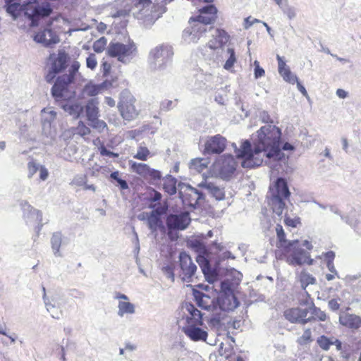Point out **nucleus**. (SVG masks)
Masks as SVG:
<instances>
[{
  "label": "nucleus",
  "instance_id": "1",
  "mask_svg": "<svg viewBox=\"0 0 361 361\" xmlns=\"http://www.w3.org/2000/svg\"><path fill=\"white\" fill-rule=\"evenodd\" d=\"M257 133V139L253 140V146L249 140H244L240 149L233 143L236 157L242 159L241 166L243 168L251 169L261 166L263 159L260 157V154L263 152L269 159H281L280 128L275 126H264Z\"/></svg>",
  "mask_w": 361,
  "mask_h": 361
},
{
  "label": "nucleus",
  "instance_id": "2",
  "mask_svg": "<svg viewBox=\"0 0 361 361\" xmlns=\"http://www.w3.org/2000/svg\"><path fill=\"white\" fill-rule=\"evenodd\" d=\"M173 48L168 44H161L152 49L149 55L150 68L154 71L165 70L171 63Z\"/></svg>",
  "mask_w": 361,
  "mask_h": 361
},
{
  "label": "nucleus",
  "instance_id": "3",
  "mask_svg": "<svg viewBox=\"0 0 361 361\" xmlns=\"http://www.w3.org/2000/svg\"><path fill=\"white\" fill-rule=\"evenodd\" d=\"M156 5L157 4L152 0H138L135 4V17L142 20L145 26L152 25L162 13L158 12Z\"/></svg>",
  "mask_w": 361,
  "mask_h": 361
},
{
  "label": "nucleus",
  "instance_id": "4",
  "mask_svg": "<svg viewBox=\"0 0 361 361\" xmlns=\"http://www.w3.org/2000/svg\"><path fill=\"white\" fill-rule=\"evenodd\" d=\"M137 47L130 41L127 44L119 42H111L107 47V54L109 56L116 58L124 64L129 63L137 55Z\"/></svg>",
  "mask_w": 361,
  "mask_h": 361
},
{
  "label": "nucleus",
  "instance_id": "5",
  "mask_svg": "<svg viewBox=\"0 0 361 361\" xmlns=\"http://www.w3.org/2000/svg\"><path fill=\"white\" fill-rule=\"evenodd\" d=\"M190 222L191 219L188 212L169 214L166 219V228L169 239L176 240L178 238V231L185 230Z\"/></svg>",
  "mask_w": 361,
  "mask_h": 361
},
{
  "label": "nucleus",
  "instance_id": "6",
  "mask_svg": "<svg viewBox=\"0 0 361 361\" xmlns=\"http://www.w3.org/2000/svg\"><path fill=\"white\" fill-rule=\"evenodd\" d=\"M49 59L51 61V63L45 75V80L47 83L51 84L56 75L66 69L70 56L63 49H59L56 55L55 54H50Z\"/></svg>",
  "mask_w": 361,
  "mask_h": 361
},
{
  "label": "nucleus",
  "instance_id": "7",
  "mask_svg": "<svg viewBox=\"0 0 361 361\" xmlns=\"http://www.w3.org/2000/svg\"><path fill=\"white\" fill-rule=\"evenodd\" d=\"M178 192L180 199L183 205L192 209H196L199 204L204 200L205 194L190 185H179Z\"/></svg>",
  "mask_w": 361,
  "mask_h": 361
},
{
  "label": "nucleus",
  "instance_id": "8",
  "mask_svg": "<svg viewBox=\"0 0 361 361\" xmlns=\"http://www.w3.org/2000/svg\"><path fill=\"white\" fill-rule=\"evenodd\" d=\"M135 102V99L128 91L124 90L121 93L118 109L122 117L126 121H132L138 115L134 105Z\"/></svg>",
  "mask_w": 361,
  "mask_h": 361
},
{
  "label": "nucleus",
  "instance_id": "9",
  "mask_svg": "<svg viewBox=\"0 0 361 361\" xmlns=\"http://www.w3.org/2000/svg\"><path fill=\"white\" fill-rule=\"evenodd\" d=\"M55 79L56 80L51 89V94L54 100H60L70 96L71 92L69 91V87L71 84L75 82V80L67 74H63Z\"/></svg>",
  "mask_w": 361,
  "mask_h": 361
},
{
  "label": "nucleus",
  "instance_id": "10",
  "mask_svg": "<svg viewBox=\"0 0 361 361\" xmlns=\"http://www.w3.org/2000/svg\"><path fill=\"white\" fill-rule=\"evenodd\" d=\"M75 91H71L70 96L55 101L56 104L74 118H78L83 111L81 104L75 99Z\"/></svg>",
  "mask_w": 361,
  "mask_h": 361
},
{
  "label": "nucleus",
  "instance_id": "11",
  "mask_svg": "<svg viewBox=\"0 0 361 361\" xmlns=\"http://www.w3.org/2000/svg\"><path fill=\"white\" fill-rule=\"evenodd\" d=\"M133 171L148 180L150 184L155 185L162 178L160 171L150 168L147 164L137 162H130Z\"/></svg>",
  "mask_w": 361,
  "mask_h": 361
},
{
  "label": "nucleus",
  "instance_id": "12",
  "mask_svg": "<svg viewBox=\"0 0 361 361\" xmlns=\"http://www.w3.org/2000/svg\"><path fill=\"white\" fill-rule=\"evenodd\" d=\"M180 276L184 282H191L192 278L197 271V266L192 262L190 256L185 251L180 252L178 256Z\"/></svg>",
  "mask_w": 361,
  "mask_h": 361
},
{
  "label": "nucleus",
  "instance_id": "13",
  "mask_svg": "<svg viewBox=\"0 0 361 361\" xmlns=\"http://www.w3.org/2000/svg\"><path fill=\"white\" fill-rule=\"evenodd\" d=\"M291 252L290 255L287 257V262L293 266H301L306 263L309 265L313 264L314 259L310 258V254L305 251L303 248L300 247L299 241L291 246Z\"/></svg>",
  "mask_w": 361,
  "mask_h": 361
},
{
  "label": "nucleus",
  "instance_id": "14",
  "mask_svg": "<svg viewBox=\"0 0 361 361\" xmlns=\"http://www.w3.org/2000/svg\"><path fill=\"white\" fill-rule=\"evenodd\" d=\"M216 165L220 177L224 180H228L236 170L237 162L234 157L228 154L221 156Z\"/></svg>",
  "mask_w": 361,
  "mask_h": 361
},
{
  "label": "nucleus",
  "instance_id": "15",
  "mask_svg": "<svg viewBox=\"0 0 361 361\" xmlns=\"http://www.w3.org/2000/svg\"><path fill=\"white\" fill-rule=\"evenodd\" d=\"M309 313V308L293 307L285 310L283 315L285 318L292 324L305 325L314 321V317H307Z\"/></svg>",
  "mask_w": 361,
  "mask_h": 361
},
{
  "label": "nucleus",
  "instance_id": "16",
  "mask_svg": "<svg viewBox=\"0 0 361 361\" xmlns=\"http://www.w3.org/2000/svg\"><path fill=\"white\" fill-rule=\"evenodd\" d=\"M226 142V139L219 134L209 137L204 143V154H221L224 151Z\"/></svg>",
  "mask_w": 361,
  "mask_h": 361
},
{
  "label": "nucleus",
  "instance_id": "17",
  "mask_svg": "<svg viewBox=\"0 0 361 361\" xmlns=\"http://www.w3.org/2000/svg\"><path fill=\"white\" fill-rule=\"evenodd\" d=\"M181 307L183 312L182 319L185 320L186 325L195 324L202 326L203 324L202 314L196 308L194 304L190 302H184Z\"/></svg>",
  "mask_w": 361,
  "mask_h": 361
},
{
  "label": "nucleus",
  "instance_id": "18",
  "mask_svg": "<svg viewBox=\"0 0 361 361\" xmlns=\"http://www.w3.org/2000/svg\"><path fill=\"white\" fill-rule=\"evenodd\" d=\"M190 26L186 27L183 32V38L188 42H197V40L207 32V27L204 25L196 23L195 20H189Z\"/></svg>",
  "mask_w": 361,
  "mask_h": 361
},
{
  "label": "nucleus",
  "instance_id": "19",
  "mask_svg": "<svg viewBox=\"0 0 361 361\" xmlns=\"http://www.w3.org/2000/svg\"><path fill=\"white\" fill-rule=\"evenodd\" d=\"M218 10L214 4H207L199 10V15L195 18H191V20L196 23L204 25L206 27L215 22L217 18Z\"/></svg>",
  "mask_w": 361,
  "mask_h": 361
},
{
  "label": "nucleus",
  "instance_id": "20",
  "mask_svg": "<svg viewBox=\"0 0 361 361\" xmlns=\"http://www.w3.org/2000/svg\"><path fill=\"white\" fill-rule=\"evenodd\" d=\"M165 212V209L159 206L154 209L147 216V226L152 233H156L158 230L165 232L166 227L161 219Z\"/></svg>",
  "mask_w": 361,
  "mask_h": 361
},
{
  "label": "nucleus",
  "instance_id": "21",
  "mask_svg": "<svg viewBox=\"0 0 361 361\" xmlns=\"http://www.w3.org/2000/svg\"><path fill=\"white\" fill-rule=\"evenodd\" d=\"M329 208L331 212L338 215L341 219L353 228L354 231H357L360 218L354 208H352L348 214H343L335 204L329 205Z\"/></svg>",
  "mask_w": 361,
  "mask_h": 361
},
{
  "label": "nucleus",
  "instance_id": "22",
  "mask_svg": "<svg viewBox=\"0 0 361 361\" xmlns=\"http://www.w3.org/2000/svg\"><path fill=\"white\" fill-rule=\"evenodd\" d=\"M329 208L331 212L338 215L341 219L353 228L354 231H357L360 218L354 208H352L348 214H343L335 204L329 205Z\"/></svg>",
  "mask_w": 361,
  "mask_h": 361
},
{
  "label": "nucleus",
  "instance_id": "23",
  "mask_svg": "<svg viewBox=\"0 0 361 361\" xmlns=\"http://www.w3.org/2000/svg\"><path fill=\"white\" fill-rule=\"evenodd\" d=\"M271 197H277L282 199H288L290 196V192L288 182L285 178L279 177L269 186Z\"/></svg>",
  "mask_w": 361,
  "mask_h": 361
},
{
  "label": "nucleus",
  "instance_id": "24",
  "mask_svg": "<svg viewBox=\"0 0 361 361\" xmlns=\"http://www.w3.org/2000/svg\"><path fill=\"white\" fill-rule=\"evenodd\" d=\"M240 305L235 295L219 294L216 298V310H220L224 312L233 311Z\"/></svg>",
  "mask_w": 361,
  "mask_h": 361
},
{
  "label": "nucleus",
  "instance_id": "25",
  "mask_svg": "<svg viewBox=\"0 0 361 361\" xmlns=\"http://www.w3.org/2000/svg\"><path fill=\"white\" fill-rule=\"evenodd\" d=\"M70 239L63 235L61 231L54 232L50 238V244L53 255L56 257H62L63 255L61 248L69 244Z\"/></svg>",
  "mask_w": 361,
  "mask_h": 361
},
{
  "label": "nucleus",
  "instance_id": "26",
  "mask_svg": "<svg viewBox=\"0 0 361 361\" xmlns=\"http://www.w3.org/2000/svg\"><path fill=\"white\" fill-rule=\"evenodd\" d=\"M33 40L37 43L43 44L45 47L57 44L59 38L57 35L50 28H45L42 31L36 33L33 37Z\"/></svg>",
  "mask_w": 361,
  "mask_h": 361
},
{
  "label": "nucleus",
  "instance_id": "27",
  "mask_svg": "<svg viewBox=\"0 0 361 361\" xmlns=\"http://www.w3.org/2000/svg\"><path fill=\"white\" fill-rule=\"evenodd\" d=\"M23 216L25 219L35 221L38 224L35 229L37 232H39L42 228V212L32 207L27 202L25 201L21 203Z\"/></svg>",
  "mask_w": 361,
  "mask_h": 361
},
{
  "label": "nucleus",
  "instance_id": "28",
  "mask_svg": "<svg viewBox=\"0 0 361 361\" xmlns=\"http://www.w3.org/2000/svg\"><path fill=\"white\" fill-rule=\"evenodd\" d=\"M200 324H190L183 327V332L193 341H205L208 333L200 327Z\"/></svg>",
  "mask_w": 361,
  "mask_h": 361
},
{
  "label": "nucleus",
  "instance_id": "29",
  "mask_svg": "<svg viewBox=\"0 0 361 361\" xmlns=\"http://www.w3.org/2000/svg\"><path fill=\"white\" fill-rule=\"evenodd\" d=\"M193 296L197 305L207 310H216V298H212L209 295L200 290H193Z\"/></svg>",
  "mask_w": 361,
  "mask_h": 361
},
{
  "label": "nucleus",
  "instance_id": "30",
  "mask_svg": "<svg viewBox=\"0 0 361 361\" xmlns=\"http://www.w3.org/2000/svg\"><path fill=\"white\" fill-rule=\"evenodd\" d=\"M198 187L204 189L208 195L217 201L223 200L225 198L224 188L214 183L204 180L198 184Z\"/></svg>",
  "mask_w": 361,
  "mask_h": 361
},
{
  "label": "nucleus",
  "instance_id": "31",
  "mask_svg": "<svg viewBox=\"0 0 361 361\" xmlns=\"http://www.w3.org/2000/svg\"><path fill=\"white\" fill-rule=\"evenodd\" d=\"M214 39L208 42L210 49H216L222 47L229 40V35L224 30L216 28L212 34Z\"/></svg>",
  "mask_w": 361,
  "mask_h": 361
},
{
  "label": "nucleus",
  "instance_id": "32",
  "mask_svg": "<svg viewBox=\"0 0 361 361\" xmlns=\"http://www.w3.org/2000/svg\"><path fill=\"white\" fill-rule=\"evenodd\" d=\"M209 255V254H198L196 259L207 281L211 283L212 280H210L209 277L215 275V271L211 267L210 262L208 259Z\"/></svg>",
  "mask_w": 361,
  "mask_h": 361
},
{
  "label": "nucleus",
  "instance_id": "33",
  "mask_svg": "<svg viewBox=\"0 0 361 361\" xmlns=\"http://www.w3.org/2000/svg\"><path fill=\"white\" fill-rule=\"evenodd\" d=\"M28 9L30 11V15L39 20L49 17L53 12V9L49 3L35 5Z\"/></svg>",
  "mask_w": 361,
  "mask_h": 361
},
{
  "label": "nucleus",
  "instance_id": "34",
  "mask_svg": "<svg viewBox=\"0 0 361 361\" xmlns=\"http://www.w3.org/2000/svg\"><path fill=\"white\" fill-rule=\"evenodd\" d=\"M276 231L279 240L276 246L279 248L283 249L285 252H289V251L291 250V246H293L294 244L297 243L298 240L288 241L286 239V234L283 231V228L282 226L279 224H278L276 226Z\"/></svg>",
  "mask_w": 361,
  "mask_h": 361
},
{
  "label": "nucleus",
  "instance_id": "35",
  "mask_svg": "<svg viewBox=\"0 0 361 361\" xmlns=\"http://www.w3.org/2000/svg\"><path fill=\"white\" fill-rule=\"evenodd\" d=\"M286 200L288 199H282L277 197H271L269 204H270L273 212L281 217L283 211L286 209Z\"/></svg>",
  "mask_w": 361,
  "mask_h": 361
},
{
  "label": "nucleus",
  "instance_id": "36",
  "mask_svg": "<svg viewBox=\"0 0 361 361\" xmlns=\"http://www.w3.org/2000/svg\"><path fill=\"white\" fill-rule=\"evenodd\" d=\"M4 2L6 11L13 20H16L21 11V5L19 0H4Z\"/></svg>",
  "mask_w": 361,
  "mask_h": 361
},
{
  "label": "nucleus",
  "instance_id": "37",
  "mask_svg": "<svg viewBox=\"0 0 361 361\" xmlns=\"http://www.w3.org/2000/svg\"><path fill=\"white\" fill-rule=\"evenodd\" d=\"M341 324L352 329H358L361 326V317L355 314H346L340 317Z\"/></svg>",
  "mask_w": 361,
  "mask_h": 361
},
{
  "label": "nucleus",
  "instance_id": "38",
  "mask_svg": "<svg viewBox=\"0 0 361 361\" xmlns=\"http://www.w3.org/2000/svg\"><path fill=\"white\" fill-rule=\"evenodd\" d=\"M56 117V112L54 110L43 109L42 110V125L44 130L51 128V123Z\"/></svg>",
  "mask_w": 361,
  "mask_h": 361
},
{
  "label": "nucleus",
  "instance_id": "39",
  "mask_svg": "<svg viewBox=\"0 0 361 361\" xmlns=\"http://www.w3.org/2000/svg\"><path fill=\"white\" fill-rule=\"evenodd\" d=\"M177 180L171 175H166L163 178V189L169 195H175L177 192Z\"/></svg>",
  "mask_w": 361,
  "mask_h": 361
},
{
  "label": "nucleus",
  "instance_id": "40",
  "mask_svg": "<svg viewBox=\"0 0 361 361\" xmlns=\"http://www.w3.org/2000/svg\"><path fill=\"white\" fill-rule=\"evenodd\" d=\"M99 109L97 102L94 99L88 101L86 105V116L89 121H94L97 119Z\"/></svg>",
  "mask_w": 361,
  "mask_h": 361
},
{
  "label": "nucleus",
  "instance_id": "41",
  "mask_svg": "<svg viewBox=\"0 0 361 361\" xmlns=\"http://www.w3.org/2000/svg\"><path fill=\"white\" fill-rule=\"evenodd\" d=\"M118 315L123 317L126 314H134L135 312V305L130 302L120 301L118 305Z\"/></svg>",
  "mask_w": 361,
  "mask_h": 361
},
{
  "label": "nucleus",
  "instance_id": "42",
  "mask_svg": "<svg viewBox=\"0 0 361 361\" xmlns=\"http://www.w3.org/2000/svg\"><path fill=\"white\" fill-rule=\"evenodd\" d=\"M109 178L114 184H116L121 190H128L129 188L128 182L120 177L118 171L112 172Z\"/></svg>",
  "mask_w": 361,
  "mask_h": 361
},
{
  "label": "nucleus",
  "instance_id": "43",
  "mask_svg": "<svg viewBox=\"0 0 361 361\" xmlns=\"http://www.w3.org/2000/svg\"><path fill=\"white\" fill-rule=\"evenodd\" d=\"M307 308H309V312H310L312 314L311 317H314V320L318 319L321 322H324L326 320V314L324 311L321 310L320 308L317 307L313 302H310Z\"/></svg>",
  "mask_w": 361,
  "mask_h": 361
},
{
  "label": "nucleus",
  "instance_id": "44",
  "mask_svg": "<svg viewBox=\"0 0 361 361\" xmlns=\"http://www.w3.org/2000/svg\"><path fill=\"white\" fill-rule=\"evenodd\" d=\"M190 245L198 254H210L209 248L200 240H192L190 243Z\"/></svg>",
  "mask_w": 361,
  "mask_h": 361
},
{
  "label": "nucleus",
  "instance_id": "45",
  "mask_svg": "<svg viewBox=\"0 0 361 361\" xmlns=\"http://www.w3.org/2000/svg\"><path fill=\"white\" fill-rule=\"evenodd\" d=\"M103 87L102 85H94L92 83H87L83 88V92L85 94L90 97H94L97 95Z\"/></svg>",
  "mask_w": 361,
  "mask_h": 361
},
{
  "label": "nucleus",
  "instance_id": "46",
  "mask_svg": "<svg viewBox=\"0 0 361 361\" xmlns=\"http://www.w3.org/2000/svg\"><path fill=\"white\" fill-rule=\"evenodd\" d=\"M43 290V300L44 305L46 306L47 310L51 314V317L55 319H59L60 316L55 312L56 307L54 304H52L49 300L47 298L46 295V289L44 287H42Z\"/></svg>",
  "mask_w": 361,
  "mask_h": 361
},
{
  "label": "nucleus",
  "instance_id": "47",
  "mask_svg": "<svg viewBox=\"0 0 361 361\" xmlns=\"http://www.w3.org/2000/svg\"><path fill=\"white\" fill-rule=\"evenodd\" d=\"M43 290V300L44 305L46 306L47 310L51 314V317L55 319H59L60 316L55 312L56 307L54 304H52L49 300L47 298L46 295V289L44 287H42Z\"/></svg>",
  "mask_w": 361,
  "mask_h": 361
},
{
  "label": "nucleus",
  "instance_id": "48",
  "mask_svg": "<svg viewBox=\"0 0 361 361\" xmlns=\"http://www.w3.org/2000/svg\"><path fill=\"white\" fill-rule=\"evenodd\" d=\"M43 290V300L44 305L46 306L47 310L51 314V317L55 319H59L60 316L55 312L56 307L54 304H52L49 300L47 298L46 295V289L44 287H42Z\"/></svg>",
  "mask_w": 361,
  "mask_h": 361
},
{
  "label": "nucleus",
  "instance_id": "49",
  "mask_svg": "<svg viewBox=\"0 0 361 361\" xmlns=\"http://www.w3.org/2000/svg\"><path fill=\"white\" fill-rule=\"evenodd\" d=\"M207 167V161L204 159H195L190 164V169H195L197 172H202Z\"/></svg>",
  "mask_w": 361,
  "mask_h": 361
},
{
  "label": "nucleus",
  "instance_id": "50",
  "mask_svg": "<svg viewBox=\"0 0 361 361\" xmlns=\"http://www.w3.org/2000/svg\"><path fill=\"white\" fill-rule=\"evenodd\" d=\"M227 54L228 55V57L226 61L225 64L224 65V68L226 70L229 71L233 67L234 63L236 62V56L235 51L233 48L227 49Z\"/></svg>",
  "mask_w": 361,
  "mask_h": 361
},
{
  "label": "nucleus",
  "instance_id": "51",
  "mask_svg": "<svg viewBox=\"0 0 361 361\" xmlns=\"http://www.w3.org/2000/svg\"><path fill=\"white\" fill-rule=\"evenodd\" d=\"M221 291L219 294L235 295L233 293V283L228 279L221 282Z\"/></svg>",
  "mask_w": 361,
  "mask_h": 361
},
{
  "label": "nucleus",
  "instance_id": "52",
  "mask_svg": "<svg viewBox=\"0 0 361 361\" xmlns=\"http://www.w3.org/2000/svg\"><path fill=\"white\" fill-rule=\"evenodd\" d=\"M301 287L305 289L306 287L310 284H314L316 279L311 274L308 273H302L300 276Z\"/></svg>",
  "mask_w": 361,
  "mask_h": 361
},
{
  "label": "nucleus",
  "instance_id": "53",
  "mask_svg": "<svg viewBox=\"0 0 361 361\" xmlns=\"http://www.w3.org/2000/svg\"><path fill=\"white\" fill-rule=\"evenodd\" d=\"M107 39L104 37H100L96 40L93 44V49L97 53H102L106 45Z\"/></svg>",
  "mask_w": 361,
  "mask_h": 361
},
{
  "label": "nucleus",
  "instance_id": "54",
  "mask_svg": "<svg viewBox=\"0 0 361 361\" xmlns=\"http://www.w3.org/2000/svg\"><path fill=\"white\" fill-rule=\"evenodd\" d=\"M41 164L37 163L33 159L27 163V177L28 178H32V176L39 171L40 169Z\"/></svg>",
  "mask_w": 361,
  "mask_h": 361
},
{
  "label": "nucleus",
  "instance_id": "55",
  "mask_svg": "<svg viewBox=\"0 0 361 361\" xmlns=\"http://www.w3.org/2000/svg\"><path fill=\"white\" fill-rule=\"evenodd\" d=\"M317 342L319 347L324 350H328L330 346L333 345V341L324 335L319 337Z\"/></svg>",
  "mask_w": 361,
  "mask_h": 361
},
{
  "label": "nucleus",
  "instance_id": "56",
  "mask_svg": "<svg viewBox=\"0 0 361 361\" xmlns=\"http://www.w3.org/2000/svg\"><path fill=\"white\" fill-rule=\"evenodd\" d=\"M149 154V150L147 147L140 146L138 147L137 153L134 155V158L146 161Z\"/></svg>",
  "mask_w": 361,
  "mask_h": 361
},
{
  "label": "nucleus",
  "instance_id": "57",
  "mask_svg": "<svg viewBox=\"0 0 361 361\" xmlns=\"http://www.w3.org/2000/svg\"><path fill=\"white\" fill-rule=\"evenodd\" d=\"M281 9L283 13L286 15L288 19L292 20L296 16V9L291 6L286 5L284 6H281Z\"/></svg>",
  "mask_w": 361,
  "mask_h": 361
},
{
  "label": "nucleus",
  "instance_id": "58",
  "mask_svg": "<svg viewBox=\"0 0 361 361\" xmlns=\"http://www.w3.org/2000/svg\"><path fill=\"white\" fill-rule=\"evenodd\" d=\"M54 353L62 361H66L65 347L62 345L56 344L55 348L53 349Z\"/></svg>",
  "mask_w": 361,
  "mask_h": 361
},
{
  "label": "nucleus",
  "instance_id": "59",
  "mask_svg": "<svg viewBox=\"0 0 361 361\" xmlns=\"http://www.w3.org/2000/svg\"><path fill=\"white\" fill-rule=\"evenodd\" d=\"M221 317L219 314H214L207 320L209 325L214 328H218L221 326Z\"/></svg>",
  "mask_w": 361,
  "mask_h": 361
},
{
  "label": "nucleus",
  "instance_id": "60",
  "mask_svg": "<svg viewBox=\"0 0 361 361\" xmlns=\"http://www.w3.org/2000/svg\"><path fill=\"white\" fill-rule=\"evenodd\" d=\"M281 75L286 82H288L289 83L291 84H294L298 80V77L295 74H293L290 69H286V72L282 73V75Z\"/></svg>",
  "mask_w": 361,
  "mask_h": 361
},
{
  "label": "nucleus",
  "instance_id": "61",
  "mask_svg": "<svg viewBox=\"0 0 361 361\" xmlns=\"http://www.w3.org/2000/svg\"><path fill=\"white\" fill-rule=\"evenodd\" d=\"M161 197L162 195L159 192L154 189H151L147 199L151 202H157L161 200Z\"/></svg>",
  "mask_w": 361,
  "mask_h": 361
},
{
  "label": "nucleus",
  "instance_id": "62",
  "mask_svg": "<svg viewBox=\"0 0 361 361\" xmlns=\"http://www.w3.org/2000/svg\"><path fill=\"white\" fill-rule=\"evenodd\" d=\"M100 170L106 171V166H99L95 165L93 167L88 169L86 172V176H90L92 177H97Z\"/></svg>",
  "mask_w": 361,
  "mask_h": 361
},
{
  "label": "nucleus",
  "instance_id": "63",
  "mask_svg": "<svg viewBox=\"0 0 361 361\" xmlns=\"http://www.w3.org/2000/svg\"><path fill=\"white\" fill-rule=\"evenodd\" d=\"M80 66V64L78 61H73L68 70V74H67V75H68L69 77H71L72 79H73L75 80V75H76L77 73L78 72Z\"/></svg>",
  "mask_w": 361,
  "mask_h": 361
},
{
  "label": "nucleus",
  "instance_id": "64",
  "mask_svg": "<svg viewBox=\"0 0 361 361\" xmlns=\"http://www.w3.org/2000/svg\"><path fill=\"white\" fill-rule=\"evenodd\" d=\"M99 151L100 152V154L103 157L117 158L119 156L118 153H115V152L108 149L104 145H101L99 147Z\"/></svg>",
  "mask_w": 361,
  "mask_h": 361
}]
</instances>
